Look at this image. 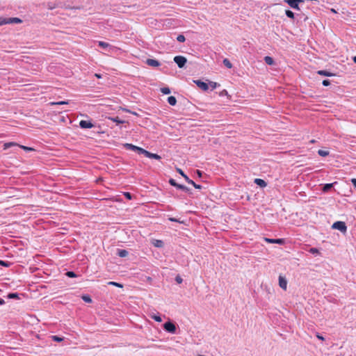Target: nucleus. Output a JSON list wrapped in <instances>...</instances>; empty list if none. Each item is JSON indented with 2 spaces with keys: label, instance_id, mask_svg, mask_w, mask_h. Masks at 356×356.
I'll return each mask as SVG.
<instances>
[{
  "label": "nucleus",
  "instance_id": "21",
  "mask_svg": "<svg viewBox=\"0 0 356 356\" xmlns=\"http://www.w3.org/2000/svg\"><path fill=\"white\" fill-rule=\"evenodd\" d=\"M168 102L171 105V106H175L177 103V99L175 97L173 96H170L168 98Z\"/></svg>",
  "mask_w": 356,
  "mask_h": 356
},
{
  "label": "nucleus",
  "instance_id": "2",
  "mask_svg": "<svg viewBox=\"0 0 356 356\" xmlns=\"http://www.w3.org/2000/svg\"><path fill=\"white\" fill-rule=\"evenodd\" d=\"M304 1L305 0H284V2L286 3L291 8L298 10H300L299 3Z\"/></svg>",
  "mask_w": 356,
  "mask_h": 356
},
{
  "label": "nucleus",
  "instance_id": "37",
  "mask_svg": "<svg viewBox=\"0 0 356 356\" xmlns=\"http://www.w3.org/2000/svg\"><path fill=\"white\" fill-rule=\"evenodd\" d=\"M309 252H311L312 254H318L319 251L317 248H312L309 250Z\"/></svg>",
  "mask_w": 356,
  "mask_h": 356
},
{
  "label": "nucleus",
  "instance_id": "4",
  "mask_svg": "<svg viewBox=\"0 0 356 356\" xmlns=\"http://www.w3.org/2000/svg\"><path fill=\"white\" fill-rule=\"evenodd\" d=\"M175 63H177L179 67L182 68L187 62L186 58L182 56H177L174 58Z\"/></svg>",
  "mask_w": 356,
  "mask_h": 356
},
{
  "label": "nucleus",
  "instance_id": "38",
  "mask_svg": "<svg viewBox=\"0 0 356 356\" xmlns=\"http://www.w3.org/2000/svg\"><path fill=\"white\" fill-rule=\"evenodd\" d=\"M0 265L8 267L10 266V263L0 260Z\"/></svg>",
  "mask_w": 356,
  "mask_h": 356
},
{
  "label": "nucleus",
  "instance_id": "15",
  "mask_svg": "<svg viewBox=\"0 0 356 356\" xmlns=\"http://www.w3.org/2000/svg\"><path fill=\"white\" fill-rule=\"evenodd\" d=\"M152 244L156 248H163L164 245L163 241L159 239H152Z\"/></svg>",
  "mask_w": 356,
  "mask_h": 356
},
{
  "label": "nucleus",
  "instance_id": "35",
  "mask_svg": "<svg viewBox=\"0 0 356 356\" xmlns=\"http://www.w3.org/2000/svg\"><path fill=\"white\" fill-rule=\"evenodd\" d=\"M151 317L153 319H154L156 321H157V322H161L162 321V319H161V318L159 316L152 315Z\"/></svg>",
  "mask_w": 356,
  "mask_h": 356
},
{
  "label": "nucleus",
  "instance_id": "47",
  "mask_svg": "<svg viewBox=\"0 0 356 356\" xmlns=\"http://www.w3.org/2000/svg\"><path fill=\"white\" fill-rule=\"evenodd\" d=\"M227 95V92L226 90H223L221 93H220V95Z\"/></svg>",
  "mask_w": 356,
  "mask_h": 356
},
{
  "label": "nucleus",
  "instance_id": "36",
  "mask_svg": "<svg viewBox=\"0 0 356 356\" xmlns=\"http://www.w3.org/2000/svg\"><path fill=\"white\" fill-rule=\"evenodd\" d=\"M66 275L69 277H76V275L74 272H72V271L67 272Z\"/></svg>",
  "mask_w": 356,
  "mask_h": 356
},
{
  "label": "nucleus",
  "instance_id": "19",
  "mask_svg": "<svg viewBox=\"0 0 356 356\" xmlns=\"http://www.w3.org/2000/svg\"><path fill=\"white\" fill-rule=\"evenodd\" d=\"M264 60L266 62V64L269 65H272L274 64V60L272 57L270 56H265L264 57Z\"/></svg>",
  "mask_w": 356,
  "mask_h": 356
},
{
  "label": "nucleus",
  "instance_id": "26",
  "mask_svg": "<svg viewBox=\"0 0 356 356\" xmlns=\"http://www.w3.org/2000/svg\"><path fill=\"white\" fill-rule=\"evenodd\" d=\"M285 14H286V15L288 17H289V18H291V19H294V13H293L292 11H291V10H286L285 11Z\"/></svg>",
  "mask_w": 356,
  "mask_h": 356
},
{
  "label": "nucleus",
  "instance_id": "43",
  "mask_svg": "<svg viewBox=\"0 0 356 356\" xmlns=\"http://www.w3.org/2000/svg\"><path fill=\"white\" fill-rule=\"evenodd\" d=\"M124 196H125L127 199H129V200H131V195L129 193L126 192V193H124Z\"/></svg>",
  "mask_w": 356,
  "mask_h": 356
},
{
  "label": "nucleus",
  "instance_id": "44",
  "mask_svg": "<svg viewBox=\"0 0 356 356\" xmlns=\"http://www.w3.org/2000/svg\"><path fill=\"white\" fill-rule=\"evenodd\" d=\"M177 283L180 284L182 282V279L179 276H177L175 278Z\"/></svg>",
  "mask_w": 356,
  "mask_h": 356
},
{
  "label": "nucleus",
  "instance_id": "20",
  "mask_svg": "<svg viewBox=\"0 0 356 356\" xmlns=\"http://www.w3.org/2000/svg\"><path fill=\"white\" fill-rule=\"evenodd\" d=\"M118 254L120 257H125L128 255V252L125 250H118Z\"/></svg>",
  "mask_w": 356,
  "mask_h": 356
},
{
  "label": "nucleus",
  "instance_id": "17",
  "mask_svg": "<svg viewBox=\"0 0 356 356\" xmlns=\"http://www.w3.org/2000/svg\"><path fill=\"white\" fill-rule=\"evenodd\" d=\"M317 73L320 75H323V76H334V74L330 72H327L326 70H318L317 72Z\"/></svg>",
  "mask_w": 356,
  "mask_h": 356
},
{
  "label": "nucleus",
  "instance_id": "39",
  "mask_svg": "<svg viewBox=\"0 0 356 356\" xmlns=\"http://www.w3.org/2000/svg\"><path fill=\"white\" fill-rule=\"evenodd\" d=\"M18 296L17 293H9L8 297L9 298H15Z\"/></svg>",
  "mask_w": 356,
  "mask_h": 356
},
{
  "label": "nucleus",
  "instance_id": "51",
  "mask_svg": "<svg viewBox=\"0 0 356 356\" xmlns=\"http://www.w3.org/2000/svg\"><path fill=\"white\" fill-rule=\"evenodd\" d=\"M170 221H174V222H176V221H177V220H176L175 218H170Z\"/></svg>",
  "mask_w": 356,
  "mask_h": 356
},
{
  "label": "nucleus",
  "instance_id": "12",
  "mask_svg": "<svg viewBox=\"0 0 356 356\" xmlns=\"http://www.w3.org/2000/svg\"><path fill=\"white\" fill-rule=\"evenodd\" d=\"M22 20L18 17L6 18V24H19Z\"/></svg>",
  "mask_w": 356,
  "mask_h": 356
},
{
  "label": "nucleus",
  "instance_id": "5",
  "mask_svg": "<svg viewBox=\"0 0 356 356\" xmlns=\"http://www.w3.org/2000/svg\"><path fill=\"white\" fill-rule=\"evenodd\" d=\"M163 327L164 329L170 332V333H172V334H175L176 332V326L174 323H172V322H167L165 323L164 325H163Z\"/></svg>",
  "mask_w": 356,
  "mask_h": 356
},
{
  "label": "nucleus",
  "instance_id": "27",
  "mask_svg": "<svg viewBox=\"0 0 356 356\" xmlns=\"http://www.w3.org/2000/svg\"><path fill=\"white\" fill-rule=\"evenodd\" d=\"M161 92L163 93V94H165V95H168V94H170V90L169 88L168 87H164V88H161Z\"/></svg>",
  "mask_w": 356,
  "mask_h": 356
},
{
  "label": "nucleus",
  "instance_id": "28",
  "mask_svg": "<svg viewBox=\"0 0 356 356\" xmlns=\"http://www.w3.org/2000/svg\"><path fill=\"white\" fill-rule=\"evenodd\" d=\"M82 299L83 301H85L86 302H92V299L89 296H87V295H84L82 296Z\"/></svg>",
  "mask_w": 356,
  "mask_h": 356
},
{
  "label": "nucleus",
  "instance_id": "50",
  "mask_svg": "<svg viewBox=\"0 0 356 356\" xmlns=\"http://www.w3.org/2000/svg\"><path fill=\"white\" fill-rule=\"evenodd\" d=\"M95 76L99 79L102 77L101 75L99 74H95Z\"/></svg>",
  "mask_w": 356,
  "mask_h": 356
},
{
  "label": "nucleus",
  "instance_id": "34",
  "mask_svg": "<svg viewBox=\"0 0 356 356\" xmlns=\"http://www.w3.org/2000/svg\"><path fill=\"white\" fill-rule=\"evenodd\" d=\"M108 284L109 285H113V286H115L120 287V288L122 287V285L121 284L115 282H109Z\"/></svg>",
  "mask_w": 356,
  "mask_h": 356
},
{
  "label": "nucleus",
  "instance_id": "29",
  "mask_svg": "<svg viewBox=\"0 0 356 356\" xmlns=\"http://www.w3.org/2000/svg\"><path fill=\"white\" fill-rule=\"evenodd\" d=\"M177 40L179 42H184L186 40V38L184 35H179L177 38Z\"/></svg>",
  "mask_w": 356,
  "mask_h": 356
},
{
  "label": "nucleus",
  "instance_id": "49",
  "mask_svg": "<svg viewBox=\"0 0 356 356\" xmlns=\"http://www.w3.org/2000/svg\"><path fill=\"white\" fill-rule=\"evenodd\" d=\"M4 303H5V301L3 299L0 298V305H3Z\"/></svg>",
  "mask_w": 356,
  "mask_h": 356
},
{
  "label": "nucleus",
  "instance_id": "3",
  "mask_svg": "<svg viewBox=\"0 0 356 356\" xmlns=\"http://www.w3.org/2000/svg\"><path fill=\"white\" fill-rule=\"evenodd\" d=\"M177 171L185 179V180L188 184H192L195 188L200 189L202 188L200 185L196 184L193 180L190 179V178H188V176L186 175L181 169L177 168Z\"/></svg>",
  "mask_w": 356,
  "mask_h": 356
},
{
  "label": "nucleus",
  "instance_id": "40",
  "mask_svg": "<svg viewBox=\"0 0 356 356\" xmlns=\"http://www.w3.org/2000/svg\"><path fill=\"white\" fill-rule=\"evenodd\" d=\"M322 83L324 86H327L330 84V81L329 80L326 79V80H323Z\"/></svg>",
  "mask_w": 356,
  "mask_h": 356
},
{
  "label": "nucleus",
  "instance_id": "10",
  "mask_svg": "<svg viewBox=\"0 0 356 356\" xmlns=\"http://www.w3.org/2000/svg\"><path fill=\"white\" fill-rule=\"evenodd\" d=\"M195 83L202 90L206 91L209 89V86L207 83L203 82L200 80L194 81Z\"/></svg>",
  "mask_w": 356,
  "mask_h": 356
},
{
  "label": "nucleus",
  "instance_id": "30",
  "mask_svg": "<svg viewBox=\"0 0 356 356\" xmlns=\"http://www.w3.org/2000/svg\"><path fill=\"white\" fill-rule=\"evenodd\" d=\"M68 104V102H65V101L51 103V104H52V105H64V104Z\"/></svg>",
  "mask_w": 356,
  "mask_h": 356
},
{
  "label": "nucleus",
  "instance_id": "42",
  "mask_svg": "<svg viewBox=\"0 0 356 356\" xmlns=\"http://www.w3.org/2000/svg\"><path fill=\"white\" fill-rule=\"evenodd\" d=\"M6 24V18L0 17V26Z\"/></svg>",
  "mask_w": 356,
  "mask_h": 356
},
{
  "label": "nucleus",
  "instance_id": "46",
  "mask_svg": "<svg viewBox=\"0 0 356 356\" xmlns=\"http://www.w3.org/2000/svg\"><path fill=\"white\" fill-rule=\"evenodd\" d=\"M316 337H317L318 339H321L322 341L324 340V337L321 336L319 334H317Z\"/></svg>",
  "mask_w": 356,
  "mask_h": 356
},
{
  "label": "nucleus",
  "instance_id": "48",
  "mask_svg": "<svg viewBox=\"0 0 356 356\" xmlns=\"http://www.w3.org/2000/svg\"><path fill=\"white\" fill-rule=\"evenodd\" d=\"M197 174L198 175L199 177L202 176V172L200 170H197Z\"/></svg>",
  "mask_w": 356,
  "mask_h": 356
},
{
  "label": "nucleus",
  "instance_id": "31",
  "mask_svg": "<svg viewBox=\"0 0 356 356\" xmlns=\"http://www.w3.org/2000/svg\"><path fill=\"white\" fill-rule=\"evenodd\" d=\"M110 119L112 121L117 122L118 124H122V123H124V121L120 120L118 117H116V118H111Z\"/></svg>",
  "mask_w": 356,
  "mask_h": 356
},
{
  "label": "nucleus",
  "instance_id": "6",
  "mask_svg": "<svg viewBox=\"0 0 356 356\" xmlns=\"http://www.w3.org/2000/svg\"><path fill=\"white\" fill-rule=\"evenodd\" d=\"M124 147L127 148V149H131V150H133V151H136L138 152L139 154H142L143 153V151L144 149L141 148V147H137L136 145H134L132 144H129V143H125L124 145Z\"/></svg>",
  "mask_w": 356,
  "mask_h": 356
},
{
  "label": "nucleus",
  "instance_id": "18",
  "mask_svg": "<svg viewBox=\"0 0 356 356\" xmlns=\"http://www.w3.org/2000/svg\"><path fill=\"white\" fill-rule=\"evenodd\" d=\"M19 145H18L17 143H14V142L6 143L3 145V149H7L10 147L19 146Z\"/></svg>",
  "mask_w": 356,
  "mask_h": 356
},
{
  "label": "nucleus",
  "instance_id": "11",
  "mask_svg": "<svg viewBox=\"0 0 356 356\" xmlns=\"http://www.w3.org/2000/svg\"><path fill=\"white\" fill-rule=\"evenodd\" d=\"M79 126L82 129H90L94 127L93 124L90 121L81 120L79 122Z\"/></svg>",
  "mask_w": 356,
  "mask_h": 356
},
{
  "label": "nucleus",
  "instance_id": "53",
  "mask_svg": "<svg viewBox=\"0 0 356 356\" xmlns=\"http://www.w3.org/2000/svg\"><path fill=\"white\" fill-rule=\"evenodd\" d=\"M310 143H315V140H312L310 141Z\"/></svg>",
  "mask_w": 356,
  "mask_h": 356
},
{
  "label": "nucleus",
  "instance_id": "1",
  "mask_svg": "<svg viewBox=\"0 0 356 356\" xmlns=\"http://www.w3.org/2000/svg\"><path fill=\"white\" fill-rule=\"evenodd\" d=\"M332 227L333 229H338V230L341 231L342 233H345L347 230V227L346 225V223L342 221L335 222L332 225Z\"/></svg>",
  "mask_w": 356,
  "mask_h": 356
},
{
  "label": "nucleus",
  "instance_id": "25",
  "mask_svg": "<svg viewBox=\"0 0 356 356\" xmlns=\"http://www.w3.org/2000/svg\"><path fill=\"white\" fill-rule=\"evenodd\" d=\"M318 154L321 156H327L329 155V152L323 149H319L318 151Z\"/></svg>",
  "mask_w": 356,
  "mask_h": 356
},
{
  "label": "nucleus",
  "instance_id": "14",
  "mask_svg": "<svg viewBox=\"0 0 356 356\" xmlns=\"http://www.w3.org/2000/svg\"><path fill=\"white\" fill-rule=\"evenodd\" d=\"M146 63L152 67H159L160 65V63L155 59L148 58L146 60Z\"/></svg>",
  "mask_w": 356,
  "mask_h": 356
},
{
  "label": "nucleus",
  "instance_id": "24",
  "mask_svg": "<svg viewBox=\"0 0 356 356\" xmlns=\"http://www.w3.org/2000/svg\"><path fill=\"white\" fill-rule=\"evenodd\" d=\"M334 183L333 184H325L323 188V192H327L332 187V186L334 185Z\"/></svg>",
  "mask_w": 356,
  "mask_h": 356
},
{
  "label": "nucleus",
  "instance_id": "16",
  "mask_svg": "<svg viewBox=\"0 0 356 356\" xmlns=\"http://www.w3.org/2000/svg\"><path fill=\"white\" fill-rule=\"evenodd\" d=\"M254 183L261 187H265L267 185L266 182L261 179H255Z\"/></svg>",
  "mask_w": 356,
  "mask_h": 356
},
{
  "label": "nucleus",
  "instance_id": "23",
  "mask_svg": "<svg viewBox=\"0 0 356 356\" xmlns=\"http://www.w3.org/2000/svg\"><path fill=\"white\" fill-rule=\"evenodd\" d=\"M222 62L225 66L227 67V68L231 69L232 67V64L231 63L229 59L225 58Z\"/></svg>",
  "mask_w": 356,
  "mask_h": 356
},
{
  "label": "nucleus",
  "instance_id": "8",
  "mask_svg": "<svg viewBox=\"0 0 356 356\" xmlns=\"http://www.w3.org/2000/svg\"><path fill=\"white\" fill-rule=\"evenodd\" d=\"M279 286L284 291L287 289V280L282 275L279 276Z\"/></svg>",
  "mask_w": 356,
  "mask_h": 356
},
{
  "label": "nucleus",
  "instance_id": "22",
  "mask_svg": "<svg viewBox=\"0 0 356 356\" xmlns=\"http://www.w3.org/2000/svg\"><path fill=\"white\" fill-rule=\"evenodd\" d=\"M98 45L100 47L104 48V49H107V48H110L111 47V46H110V44L108 43L103 42V41H99L98 42Z\"/></svg>",
  "mask_w": 356,
  "mask_h": 356
},
{
  "label": "nucleus",
  "instance_id": "33",
  "mask_svg": "<svg viewBox=\"0 0 356 356\" xmlns=\"http://www.w3.org/2000/svg\"><path fill=\"white\" fill-rule=\"evenodd\" d=\"M52 339L54 341H57V342H60V341H63V338L58 337V336H52Z\"/></svg>",
  "mask_w": 356,
  "mask_h": 356
},
{
  "label": "nucleus",
  "instance_id": "13",
  "mask_svg": "<svg viewBox=\"0 0 356 356\" xmlns=\"http://www.w3.org/2000/svg\"><path fill=\"white\" fill-rule=\"evenodd\" d=\"M264 241L267 243H277V244H283L284 240L282 238H277V239H273V238H264Z\"/></svg>",
  "mask_w": 356,
  "mask_h": 356
},
{
  "label": "nucleus",
  "instance_id": "9",
  "mask_svg": "<svg viewBox=\"0 0 356 356\" xmlns=\"http://www.w3.org/2000/svg\"><path fill=\"white\" fill-rule=\"evenodd\" d=\"M169 183L173 186H175L176 188H179V189H181L183 191H188V189L186 186H184V185H181V184H179L176 182V181L173 179H170V181H169Z\"/></svg>",
  "mask_w": 356,
  "mask_h": 356
},
{
  "label": "nucleus",
  "instance_id": "7",
  "mask_svg": "<svg viewBox=\"0 0 356 356\" xmlns=\"http://www.w3.org/2000/svg\"><path fill=\"white\" fill-rule=\"evenodd\" d=\"M142 154H144L146 157L149 158V159H156V160H160L161 159V157L159 154L151 153L145 149H143Z\"/></svg>",
  "mask_w": 356,
  "mask_h": 356
},
{
  "label": "nucleus",
  "instance_id": "52",
  "mask_svg": "<svg viewBox=\"0 0 356 356\" xmlns=\"http://www.w3.org/2000/svg\"><path fill=\"white\" fill-rule=\"evenodd\" d=\"M353 61L356 63V56L353 57Z\"/></svg>",
  "mask_w": 356,
  "mask_h": 356
},
{
  "label": "nucleus",
  "instance_id": "32",
  "mask_svg": "<svg viewBox=\"0 0 356 356\" xmlns=\"http://www.w3.org/2000/svg\"><path fill=\"white\" fill-rule=\"evenodd\" d=\"M19 147L22 149H23L25 151H34L35 149L32 147L24 146V145H19Z\"/></svg>",
  "mask_w": 356,
  "mask_h": 356
},
{
  "label": "nucleus",
  "instance_id": "45",
  "mask_svg": "<svg viewBox=\"0 0 356 356\" xmlns=\"http://www.w3.org/2000/svg\"><path fill=\"white\" fill-rule=\"evenodd\" d=\"M351 182L353 184V186H355V188H356V179L355 178H353L351 179Z\"/></svg>",
  "mask_w": 356,
  "mask_h": 356
},
{
  "label": "nucleus",
  "instance_id": "41",
  "mask_svg": "<svg viewBox=\"0 0 356 356\" xmlns=\"http://www.w3.org/2000/svg\"><path fill=\"white\" fill-rule=\"evenodd\" d=\"M209 84H210V86H211V88L213 89L216 88L217 87V86H218V83L216 82H212L211 81V82H210Z\"/></svg>",
  "mask_w": 356,
  "mask_h": 356
}]
</instances>
